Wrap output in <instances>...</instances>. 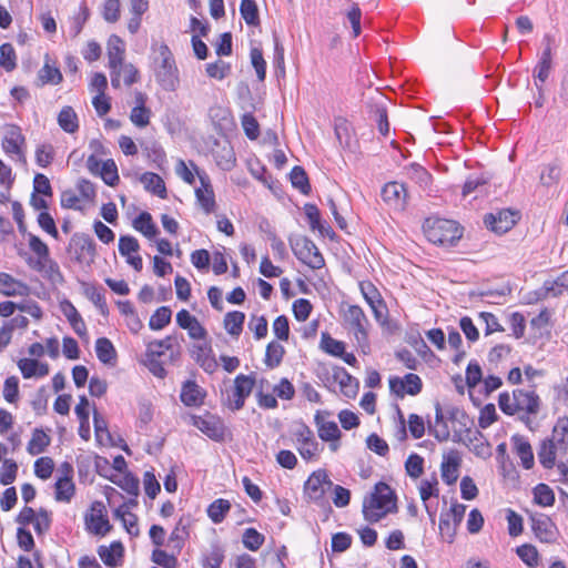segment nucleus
<instances>
[{"mask_svg": "<svg viewBox=\"0 0 568 568\" xmlns=\"http://www.w3.org/2000/svg\"><path fill=\"white\" fill-rule=\"evenodd\" d=\"M62 311L64 316L68 318L71 327L73 331L80 336L87 335V326L84 321L82 320L81 315L77 311V308L73 306V304L69 301L64 302L62 304Z\"/></svg>", "mask_w": 568, "mask_h": 568, "instance_id": "32", "label": "nucleus"}, {"mask_svg": "<svg viewBox=\"0 0 568 568\" xmlns=\"http://www.w3.org/2000/svg\"><path fill=\"white\" fill-rule=\"evenodd\" d=\"M531 528L535 536L542 542H554L558 537V529L556 525L546 515L532 516Z\"/></svg>", "mask_w": 568, "mask_h": 568, "instance_id": "18", "label": "nucleus"}, {"mask_svg": "<svg viewBox=\"0 0 568 568\" xmlns=\"http://www.w3.org/2000/svg\"><path fill=\"white\" fill-rule=\"evenodd\" d=\"M0 65L8 72L17 68V54L11 43L0 45Z\"/></svg>", "mask_w": 568, "mask_h": 568, "instance_id": "49", "label": "nucleus"}, {"mask_svg": "<svg viewBox=\"0 0 568 568\" xmlns=\"http://www.w3.org/2000/svg\"><path fill=\"white\" fill-rule=\"evenodd\" d=\"M274 41V57L273 64L275 68V72L277 75H285V60H284V47L280 41V38L276 33H273Z\"/></svg>", "mask_w": 568, "mask_h": 568, "instance_id": "56", "label": "nucleus"}, {"mask_svg": "<svg viewBox=\"0 0 568 568\" xmlns=\"http://www.w3.org/2000/svg\"><path fill=\"white\" fill-rule=\"evenodd\" d=\"M290 244L294 255L298 261L306 264L313 270H320L325 265V260L315 245V243L306 236H295L290 239Z\"/></svg>", "mask_w": 568, "mask_h": 568, "instance_id": "6", "label": "nucleus"}, {"mask_svg": "<svg viewBox=\"0 0 568 568\" xmlns=\"http://www.w3.org/2000/svg\"><path fill=\"white\" fill-rule=\"evenodd\" d=\"M245 314L239 311L226 313L224 317V328L232 336H239L243 331Z\"/></svg>", "mask_w": 568, "mask_h": 568, "instance_id": "42", "label": "nucleus"}, {"mask_svg": "<svg viewBox=\"0 0 568 568\" xmlns=\"http://www.w3.org/2000/svg\"><path fill=\"white\" fill-rule=\"evenodd\" d=\"M561 453L568 452V418L561 417L554 426L551 438H547Z\"/></svg>", "mask_w": 568, "mask_h": 568, "instance_id": "29", "label": "nucleus"}, {"mask_svg": "<svg viewBox=\"0 0 568 568\" xmlns=\"http://www.w3.org/2000/svg\"><path fill=\"white\" fill-rule=\"evenodd\" d=\"M180 397L186 406H200L203 404L205 392L194 381H186L182 386Z\"/></svg>", "mask_w": 568, "mask_h": 568, "instance_id": "25", "label": "nucleus"}, {"mask_svg": "<svg viewBox=\"0 0 568 568\" xmlns=\"http://www.w3.org/2000/svg\"><path fill=\"white\" fill-rule=\"evenodd\" d=\"M518 219V212L503 209L495 213L486 214L484 216V224L488 230L497 234H504L514 227Z\"/></svg>", "mask_w": 568, "mask_h": 568, "instance_id": "10", "label": "nucleus"}, {"mask_svg": "<svg viewBox=\"0 0 568 568\" xmlns=\"http://www.w3.org/2000/svg\"><path fill=\"white\" fill-rule=\"evenodd\" d=\"M200 186L195 187L196 201L205 213H212L216 209L215 194L210 180H200Z\"/></svg>", "mask_w": 568, "mask_h": 568, "instance_id": "23", "label": "nucleus"}, {"mask_svg": "<svg viewBox=\"0 0 568 568\" xmlns=\"http://www.w3.org/2000/svg\"><path fill=\"white\" fill-rule=\"evenodd\" d=\"M447 418L453 423V440L460 443L465 439V434L471 430L473 420L467 413L457 406H447L444 410L439 402L435 403V425L429 424V434L433 435L438 442H447L450 437V432L445 422Z\"/></svg>", "mask_w": 568, "mask_h": 568, "instance_id": "1", "label": "nucleus"}, {"mask_svg": "<svg viewBox=\"0 0 568 568\" xmlns=\"http://www.w3.org/2000/svg\"><path fill=\"white\" fill-rule=\"evenodd\" d=\"M321 347L329 355L343 356L345 345L343 342L333 338L329 334L323 333L321 338Z\"/></svg>", "mask_w": 568, "mask_h": 568, "instance_id": "54", "label": "nucleus"}, {"mask_svg": "<svg viewBox=\"0 0 568 568\" xmlns=\"http://www.w3.org/2000/svg\"><path fill=\"white\" fill-rule=\"evenodd\" d=\"M124 554V548L120 541H113L109 547L100 546L98 555L101 560L109 567H118L121 565V559Z\"/></svg>", "mask_w": 568, "mask_h": 568, "instance_id": "27", "label": "nucleus"}, {"mask_svg": "<svg viewBox=\"0 0 568 568\" xmlns=\"http://www.w3.org/2000/svg\"><path fill=\"white\" fill-rule=\"evenodd\" d=\"M68 253L78 263L90 265L95 258V244L90 235L75 233L70 239Z\"/></svg>", "mask_w": 568, "mask_h": 568, "instance_id": "7", "label": "nucleus"}, {"mask_svg": "<svg viewBox=\"0 0 568 568\" xmlns=\"http://www.w3.org/2000/svg\"><path fill=\"white\" fill-rule=\"evenodd\" d=\"M27 285L16 280L8 273H0V293L4 296L21 295L27 291Z\"/></svg>", "mask_w": 568, "mask_h": 568, "instance_id": "34", "label": "nucleus"}, {"mask_svg": "<svg viewBox=\"0 0 568 568\" xmlns=\"http://www.w3.org/2000/svg\"><path fill=\"white\" fill-rule=\"evenodd\" d=\"M333 378L339 384L341 390L346 397L354 398L357 395L359 383L344 367L335 366L333 368Z\"/></svg>", "mask_w": 568, "mask_h": 568, "instance_id": "22", "label": "nucleus"}, {"mask_svg": "<svg viewBox=\"0 0 568 568\" xmlns=\"http://www.w3.org/2000/svg\"><path fill=\"white\" fill-rule=\"evenodd\" d=\"M460 443L467 445L478 457L488 458L491 455L490 445L480 430L471 429L465 434V439H462Z\"/></svg>", "mask_w": 568, "mask_h": 568, "instance_id": "21", "label": "nucleus"}, {"mask_svg": "<svg viewBox=\"0 0 568 568\" xmlns=\"http://www.w3.org/2000/svg\"><path fill=\"white\" fill-rule=\"evenodd\" d=\"M264 536L255 528H247L243 532L242 541L245 548L256 551L264 542Z\"/></svg>", "mask_w": 568, "mask_h": 568, "instance_id": "59", "label": "nucleus"}, {"mask_svg": "<svg viewBox=\"0 0 568 568\" xmlns=\"http://www.w3.org/2000/svg\"><path fill=\"white\" fill-rule=\"evenodd\" d=\"M49 445L50 437L42 429L36 428L28 443L27 450L30 455L36 456L43 453Z\"/></svg>", "mask_w": 568, "mask_h": 568, "instance_id": "40", "label": "nucleus"}, {"mask_svg": "<svg viewBox=\"0 0 568 568\" xmlns=\"http://www.w3.org/2000/svg\"><path fill=\"white\" fill-rule=\"evenodd\" d=\"M240 13L247 26L257 27L261 22L260 11L255 0H242Z\"/></svg>", "mask_w": 568, "mask_h": 568, "instance_id": "39", "label": "nucleus"}, {"mask_svg": "<svg viewBox=\"0 0 568 568\" xmlns=\"http://www.w3.org/2000/svg\"><path fill=\"white\" fill-rule=\"evenodd\" d=\"M54 159V149L50 143H43L36 150V162L39 166H48Z\"/></svg>", "mask_w": 568, "mask_h": 568, "instance_id": "64", "label": "nucleus"}, {"mask_svg": "<svg viewBox=\"0 0 568 568\" xmlns=\"http://www.w3.org/2000/svg\"><path fill=\"white\" fill-rule=\"evenodd\" d=\"M58 123L60 128L68 133H74L79 130L78 115L69 105L61 109L58 115Z\"/></svg>", "mask_w": 568, "mask_h": 568, "instance_id": "38", "label": "nucleus"}, {"mask_svg": "<svg viewBox=\"0 0 568 568\" xmlns=\"http://www.w3.org/2000/svg\"><path fill=\"white\" fill-rule=\"evenodd\" d=\"M558 448L554 446L548 439H545L538 450L539 463L547 469L555 466L556 452Z\"/></svg>", "mask_w": 568, "mask_h": 568, "instance_id": "46", "label": "nucleus"}, {"mask_svg": "<svg viewBox=\"0 0 568 568\" xmlns=\"http://www.w3.org/2000/svg\"><path fill=\"white\" fill-rule=\"evenodd\" d=\"M174 172L179 178H209L206 172L200 169L193 161L186 163L182 159H174Z\"/></svg>", "mask_w": 568, "mask_h": 568, "instance_id": "33", "label": "nucleus"}, {"mask_svg": "<svg viewBox=\"0 0 568 568\" xmlns=\"http://www.w3.org/2000/svg\"><path fill=\"white\" fill-rule=\"evenodd\" d=\"M175 341L174 336H166L164 339L150 342L146 347V356H162L163 349H171Z\"/></svg>", "mask_w": 568, "mask_h": 568, "instance_id": "60", "label": "nucleus"}, {"mask_svg": "<svg viewBox=\"0 0 568 568\" xmlns=\"http://www.w3.org/2000/svg\"><path fill=\"white\" fill-rule=\"evenodd\" d=\"M334 133L339 146L351 153L358 150V141L354 139L355 130L352 123L344 116L334 118Z\"/></svg>", "mask_w": 568, "mask_h": 568, "instance_id": "12", "label": "nucleus"}, {"mask_svg": "<svg viewBox=\"0 0 568 568\" xmlns=\"http://www.w3.org/2000/svg\"><path fill=\"white\" fill-rule=\"evenodd\" d=\"M24 140V136L20 132V128L14 126V130L10 131L9 135H6L2 141V146L6 153L16 155L17 163L21 165L27 164V159L22 151Z\"/></svg>", "mask_w": 568, "mask_h": 568, "instance_id": "19", "label": "nucleus"}, {"mask_svg": "<svg viewBox=\"0 0 568 568\" xmlns=\"http://www.w3.org/2000/svg\"><path fill=\"white\" fill-rule=\"evenodd\" d=\"M212 155L216 162V164L223 170V171H230L235 165V154L233 151V148L227 143V145H224L221 151L213 150Z\"/></svg>", "mask_w": 568, "mask_h": 568, "instance_id": "41", "label": "nucleus"}, {"mask_svg": "<svg viewBox=\"0 0 568 568\" xmlns=\"http://www.w3.org/2000/svg\"><path fill=\"white\" fill-rule=\"evenodd\" d=\"M158 51L160 57L154 59L155 80L163 90L175 91L180 79L173 53L165 43L160 44Z\"/></svg>", "mask_w": 568, "mask_h": 568, "instance_id": "5", "label": "nucleus"}, {"mask_svg": "<svg viewBox=\"0 0 568 568\" xmlns=\"http://www.w3.org/2000/svg\"><path fill=\"white\" fill-rule=\"evenodd\" d=\"M51 513L44 508H40L37 511L36 519L33 521V527L38 536L44 535L50 530L51 527Z\"/></svg>", "mask_w": 568, "mask_h": 568, "instance_id": "61", "label": "nucleus"}, {"mask_svg": "<svg viewBox=\"0 0 568 568\" xmlns=\"http://www.w3.org/2000/svg\"><path fill=\"white\" fill-rule=\"evenodd\" d=\"M315 420L318 426V436L324 442L338 440L341 430L335 422H324L320 413L315 415Z\"/></svg>", "mask_w": 568, "mask_h": 568, "instance_id": "36", "label": "nucleus"}, {"mask_svg": "<svg viewBox=\"0 0 568 568\" xmlns=\"http://www.w3.org/2000/svg\"><path fill=\"white\" fill-rule=\"evenodd\" d=\"M565 288H568V270L562 272L556 280L544 283L546 293L554 297L561 295Z\"/></svg>", "mask_w": 568, "mask_h": 568, "instance_id": "50", "label": "nucleus"}, {"mask_svg": "<svg viewBox=\"0 0 568 568\" xmlns=\"http://www.w3.org/2000/svg\"><path fill=\"white\" fill-rule=\"evenodd\" d=\"M255 379L252 376L240 374L234 379V388L227 395L226 404L232 410H240L254 387Z\"/></svg>", "mask_w": 568, "mask_h": 568, "instance_id": "8", "label": "nucleus"}, {"mask_svg": "<svg viewBox=\"0 0 568 568\" xmlns=\"http://www.w3.org/2000/svg\"><path fill=\"white\" fill-rule=\"evenodd\" d=\"M231 509L229 500L220 498L214 500L207 508V516L214 524H220L224 520L226 514Z\"/></svg>", "mask_w": 568, "mask_h": 568, "instance_id": "45", "label": "nucleus"}, {"mask_svg": "<svg viewBox=\"0 0 568 568\" xmlns=\"http://www.w3.org/2000/svg\"><path fill=\"white\" fill-rule=\"evenodd\" d=\"M114 516L122 520L124 528L130 535H139L138 517L134 514L126 510V505H121L120 507H118L114 511Z\"/></svg>", "mask_w": 568, "mask_h": 568, "instance_id": "44", "label": "nucleus"}, {"mask_svg": "<svg viewBox=\"0 0 568 568\" xmlns=\"http://www.w3.org/2000/svg\"><path fill=\"white\" fill-rule=\"evenodd\" d=\"M333 481L328 478L325 470L314 471L304 484L306 497L315 503L324 499L327 489H331Z\"/></svg>", "mask_w": 568, "mask_h": 568, "instance_id": "11", "label": "nucleus"}, {"mask_svg": "<svg viewBox=\"0 0 568 568\" xmlns=\"http://www.w3.org/2000/svg\"><path fill=\"white\" fill-rule=\"evenodd\" d=\"M500 410L509 416L520 415L521 420L536 415L540 408V398L535 390L517 388L511 394L503 392L498 396Z\"/></svg>", "mask_w": 568, "mask_h": 568, "instance_id": "2", "label": "nucleus"}, {"mask_svg": "<svg viewBox=\"0 0 568 568\" xmlns=\"http://www.w3.org/2000/svg\"><path fill=\"white\" fill-rule=\"evenodd\" d=\"M148 160L153 164V168L159 172H143L138 178H161L170 173L169 161L164 150L156 143L144 148Z\"/></svg>", "mask_w": 568, "mask_h": 568, "instance_id": "14", "label": "nucleus"}, {"mask_svg": "<svg viewBox=\"0 0 568 568\" xmlns=\"http://www.w3.org/2000/svg\"><path fill=\"white\" fill-rule=\"evenodd\" d=\"M534 500L542 507H548L555 503V494L548 485L538 484L534 488Z\"/></svg>", "mask_w": 568, "mask_h": 568, "instance_id": "52", "label": "nucleus"}, {"mask_svg": "<svg viewBox=\"0 0 568 568\" xmlns=\"http://www.w3.org/2000/svg\"><path fill=\"white\" fill-rule=\"evenodd\" d=\"M205 71L210 78L223 80L231 72V65L222 60H217L205 65Z\"/></svg>", "mask_w": 568, "mask_h": 568, "instance_id": "62", "label": "nucleus"}, {"mask_svg": "<svg viewBox=\"0 0 568 568\" xmlns=\"http://www.w3.org/2000/svg\"><path fill=\"white\" fill-rule=\"evenodd\" d=\"M152 561L163 568H175L178 566L176 556L174 554L170 555L160 548L153 550Z\"/></svg>", "mask_w": 568, "mask_h": 568, "instance_id": "63", "label": "nucleus"}, {"mask_svg": "<svg viewBox=\"0 0 568 568\" xmlns=\"http://www.w3.org/2000/svg\"><path fill=\"white\" fill-rule=\"evenodd\" d=\"M88 171L94 175L100 178H120L118 172V166L112 159H108L102 161L95 154H91L87 160Z\"/></svg>", "mask_w": 568, "mask_h": 568, "instance_id": "20", "label": "nucleus"}, {"mask_svg": "<svg viewBox=\"0 0 568 568\" xmlns=\"http://www.w3.org/2000/svg\"><path fill=\"white\" fill-rule=\"evenodd\" d=\"M108 59H109V68L113 70V72L121 68L124 60L125 47L123 40L116 36L111 34L108 40Z\"/></svg>", "mask_w": 568, "mask_h": 568, "instance_id": "24", "label": "nucleus"}, {"mask_svg": "<svg viewBox=\"0 0 568 568\" xmlns=\"http://www.w3.org/2000/svg\"><path fill=\"white\" fill-rule=\"evenodd\" d=\"M54 488V498L57 501L70 503L75 493V486L72 479H57Z\"/></svg>", "mask_w": 568, "mask_h": 568, "instance_id": "43", "label": "nucleus"}, {"mask_svg": "<svg viewBox=\"0 0 568 568\" xmlns=\"http://www.w3.org/2000/svg\"><path fill=\"white\" fill-rule=\"evenodd\" d=\"M514 444V450L521 460V465L525 469H530L534 466V453L529 442L520 435H514L511 437Z\"/></svg>", "mask_w": 568, "mask_h": 568, "instance_id": "28", "label": "nucleus"}, {"mask_svg": "<svg viewBox=\"0 0 568 568\" xmlns=\"http://www.w3.org/2000/svg\"><path fill=\"white\" fill-rule=\"evenodd\" d=\"M133 227L148 239H152L159 233L156 225L153 223L151 214L148 212L140 213L133 220Z\"/></svg>", "mask_w": 568, "mask_h": 568, "instance_id": "37", "label": "nucleus"}, {"mask_svg": "<svg viewBox=\"0 0 568 568\" xmlns=\"http://www.w3.org/2000/svg\"><path fill=\"white\" fill-rule=\"evenodd\" d=\"M382 199L389 207L403 211L408 199L407 186L399 180H390L382 187Z\"/></svg>", "mask_w": 568, "mask_h": 568, "instance_id": "9", "label": "nucleus"}, {"mask_svg": "<svg viewBox=\"0 0 568 568\" xmlns=\"http://www.w3.org/2000/svg\"><path fill=\"white\" fill-rule=\"evenodd\" d=\"M187 537V526L183 523V519H180L169 538L170 544L173 545V548L178 554L182 550L184 541Z\"/></svg>", "mask_w": 568, "mask_h": 568, "instance_id": "51", "label": "nucleus"}, {"mask_svg": "<svg viewBox=\"0 0 568 568\" xmlns=\"http://www.w3.org/2000/svg\"><path fill=\"white\" fill-rule=\"evenodd\" d=\"M51 59L50 55L47 53L44 57V64L38 72V85H45V84H60L63 81V75L58 67L50 64Z\"/></svg>", "mask_w": 568, "mask_h": 568, "instance_id": "26", "label": "nucleus"}, {"mask_svg": "<svg viewBox=\"0 0 568 568\" xmlns=\"http://www.w3.org/2000/svg\"><path fill=\"white\" fill-rule=\"evenodd\" d=\"M284 353L285 349L280 343L274 341L268 343L265 352V365L270 368L277 367L282 362Z\"/></svg>", "mask_w": 568, "mask_h": 568, "instance_id": "48", "label": "nucleus"}, {"mask_svg": "<svg viewBox=\"0 0 568 568\" xmlns=\"http://www.w3.org/2000/svg\"><path fill=\"white\" fill-rule=\"evenodd\" d=\"M102 17L109 23H115L121 17L120 0H104L102 7Z\"/></svg>", "mask_w": 568, "mask_h": 568, "instance_id": "57", "label": "nucleus"}, {"mask_svg": "<svg viewBox=\"0 0 568 568\" xmlns=\"http://www.w3.org/2000/svg\"><path fill=\"white\" fill-rule=\"evenodd\" d=\"M192 424L213 440L220 442L224 439L225 426L220 418L213 415L205 417L192 416Z\"/></svg>", "mask_w": 568, "mask_h": 568, "instance_id": "17", "label": "nucleus"}, {"mask_svg": "<svg viewBox=\"0 0 568 568\" xmlns=\"http://www.w3.org/2000/svg\"><path fill=\"white\" fill-rule=\"evenodd\" d=\"M29 246L34 254L38 255V260L36 262L32 258L29 260V265L34 270H41L44 266V262L48 261L49 257V247L42 242V240L33 234H29Z\"/></svg>", "mask_w": 568, "mask_h": 568, "instance_id": "30", "label": "nucleus"}, {"mask_svg": "<svg viewBox=\"0 0 568 568\" xmlns=\"http://www.w3.org/2000/svg\"><path fill=\"white\" fill-rule=\"evenodd\" d=\"M251 64L255 69L256 77L260 81L266 78V61L263 57L262 49L253 47L250 51Z\"/></svg>", "mask_w": 568, "mask_h": 568, "instance_id": "53", "label": "nucleus"}, {"mask_svg": "<svg viewBox=\"0 0 568 568\" xmlns=\"http://www.w3.org/2000/svg\"><path fill=\"white\" fill-rule=\"evenodd\" d=\"M396 508V498L392 488L381 481L375 485L374 491L364 498L363 515L369 523H377Z\"/></svg>", "mask_w": 568, "mask_h": 568, "instance_id": "3", "label": "nucleus"}, {"mask_svg": "<svg viewBox=\"0 0 568 568\" xmlns=\"http://www.w3.org/2000/svg\"><path fill=\"white\" fill-rule=\"evenodd\" d=\"M95 353L103 364L114 365L116 361V351L106 337H100L95 342Z\"/></svg>", "mask_w": 568, "mask_h": 568, "instance_id": "35", "label": "nucleus"}, {"mask_svg": "<svg viewBox=\"0 0 568 568\" xmlns=\"http://www.w3.org/2000/svg\"><path fill=\"white\" fill-rule=\"evenodd\" d=\"M344 321L347 326L354 332L358 342H364L367 338L368 320L358 305H349L344 312Z\"/></svg>", "mask_w": 568, "mask_h": 568, "instance_id": "13", "label": "nucleus"}, {"mask_svg": "<svg viewBox=\"0 0 568 568\" xmlns=\"http://www.w3.org/2000/svg\"><path fill=\"white\" fill-rule=\"evenodd\" d=\"M460 459L456 453H450L442 463V478L447 485L454 484L458 478Z\"/></svg>", "mask_w": 568, "mask_h": 568, "instance_id": "31", "label": "nucleus"}, {"mask_svg": "<svg viewBox=\"0 0 568 568\" xmlns=\"http://www.w3.org/2000/svg\"><path fill=\"white\" fill-rule=\"evenodd\" d=\"M423 230L429 242L442 246H453L463 236V230L453 220L426 219Z\"/></svg>", "mask_w": 568, "mask_h": 568, "instance_id": "4", "label": "nucleus"}, {"mask_svg": "<svg viewBox=\"0 0 568 568\" xmlns=\"http://www.w3.org/2000/svg\"><path fill=\"white\" fill-rule=\"evenodd\" d=\"M104 505L101 501H94L91 505V513L85 515L87 527L94 535L104 536L111 529L109 519L104 515Z\"/></svg>", "mask_w": 568, "mask_h": 568, "instance_id": "16", "label": "nucleus"}, {"mask_svg": "<svg viewBox=\"0 0 568 568\" xmlns=\"http://www.w3.org/2000/svg\"><path fill=\"white\" fill-rule=\"evenodd\" d=\"M171 317V308L168 306H161L150 317L149 326L152 331H160L170 324Z\"/></svg>", "mask_w": 568, "mask_h": 568, "instance_id": "47", "label": "nucleus"}, {"mask_svg": "<svg viewBox=\"0 0 568 568\" xmlns=\"http://www.w3.org/2000/svg\"><path fill=\"white\" fill-rule=\"evenodd\" d=\"M366 108L369 119L376 122L379 133L383 136H387L389 133V121L385 99L383 97L378 99L372 98L366 102Z\"/></svg>", "mask_w": 568, "mask_h": 568, "instance_id": "15", "label": "nucleus"}, {"mask_svg": "<svg viewBox=\"0 0 568 568\" xmlns=\"http://www.w3.org/2000/svg\"><path fill=\"white\" fill-rule=\"evenodd\" d=\"M242 128L246 138L251 141L256 140L260 134V124L253 113H244L241 119Z\"/></svg>", "mask_w": 568, "mask_h": 568, "instance_id": "55", "label": "nucleus"}, {"mask_svg": "<svg viewBox=\"0 0 568 568\" xmlns=\"http://www.w3.org/2000/svg\"><path fill=\"white\" fill-rule=\"evenodd\" d=\"M457 524L455 521L452 520V518L446 515L445 513H442L440 514V518H439V531H440V535L442 537L448 541V542H453L454 541V538H455V535H456V530H457Z\"/></svg>", "mask_w": 568, "mask_h": 568, "instance_id": "58", "label": "nucleus"}]
</instances>
